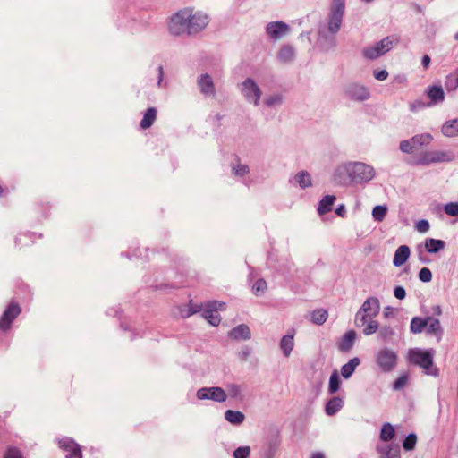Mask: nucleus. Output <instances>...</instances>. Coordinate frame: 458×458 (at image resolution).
<instances>
[{
  "label": "nucleus",
  "instance_id": "f257e3e1",
  "mask_svg": "<svg viewBox=\"0 0 458 458\" xmlns=\"http://www.w3.org/2000/svg\"><path fill=\"white\" fill-rule=\"evenodd\" d=\"M345 10V0H332L327 16V25H321L318 31V44L324 51L336 47L335 34L340 30Z\"/></svg>",
  "mask_w": 458,
  "mask_h": 458
},
{
  "label": "nucleus",
  "instance_id": "f03ea898",
  "mask_svg": "<svg viewBox=\"0 0 458 458\" xmlns=\"http://www.w3.org/2000/svg\"><path fill=\"white\" fill-rule=\"evenodd\" d=\"M380 311V302L377 297H369L355 315V325L362 327L366 335H372L378 330V323L375 319Z\"/></svg>",
  "mask_w": 458,
  "mask_h": 458
},
{
  "label": "nucleus",
  "instance_id": "7ed1b4c3",
  "mask_svg": "<svg viewBox=\"0 0 458 458\" xmlns=\"http://www.w3.org/2000/svg\"><path fill=\"white\" fill-rule=\"evenodd\" d=\"M237 89L247 104L254 107L261 105L263 91L260 85L253 78H245L238 83Z\"/></svg>",
  "mask_w": 458,
  "mask_h": 458
},
{
  "label": "nucleus",
  "instance_id": "20e7f679",
  "mask_svg": "<svg viewBox=\"0 0 458 458\" xmlns=\"http://www.w3.org/2000/svg\"><path fill=\"white\" fill-rule=\"evenodd\" d=\"M397 44V38L387 36L380 41L365 47L361 50V55L365 59L373 61L388 53Z\"/></svg>",
  "mask_w": 458,
  "mask_h": 458
},
{
  "label": "nucleus",
  "instance_id": "39448f33",
  "mask_svg": "<svg viewBox=\"0 0 458 458\" xmlns=\"http://www.w3.org/2000/svg\"><path fill=\"white\" fill-rule=\"evenodd\" d=\"M191 9L185 8L175 13L169 21L168 30L174 36L191 35Z\"/></svg>",
  "mask_w": 458,
  "mask_h": 458
},
{
  "label": "nucleus",
  "instance_id": "423d86ee",
  "mask_svg": "<svg viewBox=\"0 0 458 458\" xmlns=\"http://www.w3.org/2000/svg\"><path fill=\"white\" fill-rule=\"evenodd\" d=\"M433 140L430 133L416 134L409 140L400 142L399 148L404 154H415L423 147L429 145Z\"/></svg>",
  "mask_w": 458,
  "mask_h": 458
},
{
  "label": "nucleus",
  "instance_id": "0eeeda50",
  "mask_svg": "<svg viewBox=\"0 0 458 458\" xmlns=\"http://www.w3.org/2000/svg\"><path fill=\"white\" fill-rule=\"evenodd\" d=\"M409 360L411 362L423 368L428 375H436L437 369L432 368L433 353L431 351H424L419 348L409 351Z\"/></svg>",
  "mask_w": 458,
  "mask_h": 458
},
{
  "label": "nucleus",
  "instance_id": "6e6552de",
  "mask_svg": "<svg viewBox=\"0 0 458 458\" xmlns=\"http://www.w3.org/2000/svg\"><path fill=\"white\" fill-rule=\"evenodd\" d=\"M344 96L353 102H365L371 98L370 89L360 82H350L344 87Z\"/></svg>",
  "mask_w": 458,
  "mask_h": 458
},
{
  "label": "nucleus",
  "instance_id": "1a4fd4ad",
  "mask_svg": "<svg viewBox=\"0 0 458 458\" xmlns=\"http://www.w3.org/2000/svg\"><path fill=\"white\" fill-rule=\"evenodd\" d=\"M454 157V153L449 150H430L421 153L416 162L420 165H429L449 162L452 161Z\"/></svg>",
  "mask_w": 458,
  "mask_h": 458
},
{
  "label": "nucleus",
  "instance_id": "9d476101",
  "mask_svg": "<svg viewBox=\"0 0 458 458\" xmlns=\"http://www.w3.org/2000/svg\"><path fill=\"white\" fill-rule=\"evenodd\" d=\"M290 26L282 21H270L265 27L266 35L274 42L285 37L290 32Z\"/></svg>",
  "mask_w": 458,
  "mask_h": 458
},
{
  "label": "nucleus",
  "instance_id": "9b49d317",
  "mask_svg": "<svg viewBox=\"0 0 458 458\" xmlns=\"http://www.w3.org/2000/svg\"><path fill=\"white\" fill-rule=\"evenodd\" d=\"M225 309V303L218 301H208L204 305L203 316L212 326H217L220 321L219 310Z\"/></svg>",
  "mask_w": 458,
  "mask_h": 458
},
{
  "label": "nucleus",
  "instance_id": "f8f14e48",
  "mask_svg": "<svg viewBox=\"0 0 458 458\" xmlns=\"http://www.w3.org/2000/svg\"><path fill=\"white\" fill-rule=\"evenodd\" d=\"M198 89L205 98H214L216 96V89L212 76L208 73H201L196 81Z\"/></svg>",
  "mask_w": 458,
  "mask_h": 458
},
{
  "label": "nucleus",
  "instance_id": "ddd939ff",
  "mask_svg": "<svg viewBox=\"0 0 458 458\" xmlns=\"http://www.w3.org/2000/svg\"><path fill=\"white\" fill-rule=\"evenodd\" d=\"M377 363L383 371H391L396 366L397 355L394 351L384 348L377 355Z\"/></svg>",
  "mask_w": 458,
  "mask_h": 458
},
{
  "label": "nucleus",
  "instance_id": "4468645a",
  "mask_svg": "<svg viewBox=\"0 0 458 458\" xmlns=\"http://www.w3.org/2000/svg\"><path fill=\"white\" fill-rule=\"evenodd\" d=\"M209 22V17L200 12H194L191 9V17H190V27H191V35L197 34L203 30Z\"/></svg>",
  "mask_w": 458,
  "mask_h": 458
},
{
  "label": "nucleus",
  "instance_id": "2eb2a0df",
  "mask_svg": "<svg viewBox=\"0 0 458 458\" xmlns=\"http://www.w3.org/2000/svg\"><path fill=\"white\" fill-rule=\"evenodd\" d=\"M197 397L199 400L210 399L216 402H225L227 394L221 387H203L198 390Z\"/></svg>",
  "mask_w": 458,
  "mask_h": 458
},
{
  "label": "nucleus",
  "instance_id": "dca6fc26",
  "mask_svg": "<svg viewBox=\"0 0 458 458\" xmlns=\"http://www.w3.org/2000/svg\"><path fill=\"white\" fill-rule=\"evenodd\" d=\"M60 449L66 454V458H82L80 446L71 438H62L58 441Z\"/></svg>",
  "mask_w": 458,
  "mask_h": 458
},
{
  "label": "nucleus",
  "instance_id": "f3484780",
  "mask_svg": "<svg viewBox=\"0 0 458 458\" xmlns=\"http://www.w3.org/2000/svg\"><path fill=\"white\" fill-rule=\"evenodd\" d=\"M20 312L21 309L17 304H9L0 319V328L3 330L8 329L13 320L20 314Z\"/></svg>",
  "mask_w": 458,
  "mask_h": 458
},
{
  "label": "nucleus",
  "instance_id": "a211bd4d",
  "mask_svg": "<svg viewBox=\"0 0 458 458\" xmlns=\"http://www.w3.org/2000/svg\"><path fill=\"white\" fill-rule=\"evenodd\" d=\"M428 98L430 99L431 106L445 100V92L441 86H429L426 90Z\"/></svg>",
  "mask_w": 458,
  "mask_h": 458
},
{
  "label": "nucleus",
  "instance_id": "6ab92c4d",
  "mask_svg": "<svg viewBox=\"0 0 458 458\" xmlns=\"http://www.w3.org/2000/svg\"><path fill=\"white\" fill-rule=\"evenodd\" d=\"M341 172H372L374 169L363 162H347L340 166Z\"/></svg>",
  "mask_w": 458,
  "mask_h": 458
},
{
  "label": "nucleus",
  "instance_id": "aec40b11",
  "mask_svg": "<svg viewBox=\"0 0 458 458\" xmlns=\"http://www.w3.org/2000/svg\"><path fill=\"white\" fill-rule=\"evenodd\" d=\"M157 111L156 107H148L140 123V126L141 129L146 130L150 128L157 119Z\"/></svg>",
  "mask_w": 458,
  "mask_h": 458
},
{
  "label": "nucleus",
  "instance_id": "412c9836",
  "mask_svg": "<svg viewBox=\"0 0 458 458\" xmlns=\"http://www.w3.org/2000/svg\"><path fill=\"white\" fill-rule=\"evenodd\" d=\"M262 102L267 107L275 108L283 105L284 96L281 93H272L266 96Z\"/></svg>",
  "mask_w": 458,
  "mask_h": 458
},
{
  "label": "nucleus",
  "instance_id": "4be33fe9",
  "mask_svg": "<svg viewBox=\"0 0 458 458\" xmlns=\"http://www.w3.org/2000/svg\"><path fill=\"white\" fill-rule=\"evenodd\" d=\"M409 256H410L409 247L406 245L400 246L394 253V264L396 267H400V266L403 265L406 262V260L408 259Z\"/></svg>",
  "mask_w": 458,
  "mask_h": 458
},
{
  "label": "nucleus",
  "instance_id": "5701e85b",
  "mask_svg": "<svg viewBox=\"0 0 458 458\" xmlns=\"http://www.w3.org/2000/svg\"><path fill=\"white\" fill-rule=\"evenodd\" d=\"M441 131L446 137L458 136V119L445 122L441 128Z\"/></svg>",
  "mask_w": 458,
  "mask_h": 458
},
{
  "label": "nucleus",
  "instance_id": "b1692460",
  "mask_svg": "<svg viewBox=\"0 0 458 458\" xmlns=\"http://www.w3.org/2000/svg\"><path fill=\"white\" fill-rule=\"evenodd\" d=\"M344 405V400L340 397H332L326 404V413L329 416L335 414Z\"/></svg>",
  "mask_w": 458,
  "mask_h": 458
},
{
  "label": "nucleus",
  "instance_id": "393cba45",
  "mask_svg": "<svg viewBox=\"0 0 458 458\" xmlns=\"http://www.w3.org/2000/svg\"><path fill=\"white\" fill-rule=\"evenodd\" d=\"M356 339V333L353 330H350L344 334L342 340L339 343V349L341 351H349Z\"/></svg>",
  "mask_w": 458,
  "mask_h": 458
},
{
  "label": "nucleus",
  "instance_id": "a878e982",
  "mask_svg": "<svg viewBox=\"0 0 458 458\" xmlns=\"http://www.w3.org/2000/svg\"><path fill=\"white\" fill-rule=\"evenodd\" d=\"M294 334H288L284 335L280 342V348L283 351L285 357H289L291 352L293 349L294 342H293Z\"/></svg>",
  "mask_w": 458,
  "mask_h": 458
},
{
  "label": "nucleus",
  "instance_id": "bb28decb",
  "mask_svg": "<svg viewBox=\"0 0 458 458\" xmlns=\"http://www.w3.org/2000/svg\"><path fill=\"white\" fill-rule=\"evenodd\" d=\"M377 450L382 454L381 458H400L398 448L394 449L391 445H378Z\"/></svg>",
  "mask_w": 458,
  "mask_h": 458
},
{
  "label": "nucleus",
  "instance_id": "cd10ccee",
  "mask_svg": "<svg viewBox=\"0 0 458 458\" xmlns=\"http://www.w3.org/2000/svg\"><path fill=\"white\" fill-rule=\"evenodd\" d=\"M295 56V50L290 45H284L278 52V59L281 62L288 63L293 60Z\"/></svg>",
  "mask_w": 458,
  "mask_h": 458
},
{
  "label": "nucleus",
  "instance_id": "c85d7f7f",
  "mask_svg": "<svg viewBox=\"0 0 458 458\" xmlns=\"http://www.w3.org/2000/svg\"><path fill=\"white\" fill-rule=\"evenodd\" d=\"M335 197L332 195L325 196L321 201L319 202L318 212L319 215H324L329 212L332 209V207L335 203Z\"/></svg>",
  "mask_w": 458,
  "mask_h": 458
},
{
  "label": "nucleus",
  "instance_id": "c756f323",
  "mask_svg": "<svg viewBox=\"0 0 458 458\" xmlns=\"http://www.w3.org/2000/svg\"><path fill=\"white\" fill-rule=\"evenodd\" d=\"M360 359L356 357L350 360L349 362H347L341 368L342 376L344 378H349L352 375L356 368L360 365Z\"/></svg>",
  "mask_w": 458,
  "mask_h": 458
},
{
  "label": "nucleus",
  "instance_id": "7c9ffc66",
  "mask_svg": "<svg viewBox=\"0 0 458 458\" xmlns=\"http://www.w3.org/2000/svg\"><path fill=\"white\" fill-rule=\"evenodd\" d=\"M445 248V242L442 240L428 238L425 241V249L429 253H437Z\"/></svg>",
  "mask_w": 458,
  "mask_h": 458
},
{
  "label": "nucleus",
  "instance_id": "2f4dec72",
  "mask_svg": "<svg viewBox=\"0 0 458 458\" xmlns=\"http://www.w3.org/2000/svg\"><path fill=\"white\" fill-rule=\"evenodd\" d=\"M230 335L235 339H248L250 337V331L247 326L240 325L230 332Z\"/></svg>",
  "mask_w": 458,
  "mask_h": 458
},
{
  "label": "nucleus",
  "instance_id": "473e14b6",
  "mask_svg": "<svg viewBox=\"0 0 458 458\" xmlns=\"http://www.w3.org/2000/svg\"><path fill=\"white\" fill-rule=\"evenodd\" d=\"M225 417L232 424H241L244 420V415L241 411L228 410L225 411Z\"/></svg>",
  "mask_w": 458,
  "mask_h": 458
},
{
  "label": "nucleus",
  "instance_id": "72a5a7b5",
  "mask_svg": "<svg viewBox=\"0 0 458 458\" xmlns=\"http://www.w3.org/2000/svg\"><path fill=\"white\" fill-rule=\"evenodd\" d=\"M341 379L337 370H335L329 378L328 393L333 394L337 392L340 388Z\"/></svg>",
  "mask_w": 458,
  "mask_h": 458
},
{
  "label": "nucleus",
  "instance_id": "f704fd0d",
  "mask_svg": "<svg viewBox=\"0 0 458 458\" xmlns=\"http://www.w3.org/2000/svg\"><path fill=\"white\" fill-rule=\"evenodd\" d=\"M394 429L393 426L389 423H386L383 425L380 432V440L383 442H388L394 437Z\"/></svg>",
  "mask_w": 458,
  "mask_h": 458
},
{
  "label": "nucleus",
  "instance_id": "c9c22d12",
  "mask_svg": "<svg viewBox=\"0 0 458 458\" xmlns=\"http://www.w3.org/2000/svg\"><path fill=\"white\" fill-rule=\"evenodd\" d=\"M230 167L232 172H249V167L245 164H242L237 156H231Z\"/></svg>",
  "mask_w": 458,
  "mask_h": 458
},
{
  "label": "nucleus",
  "instance_id": "e433bc0d",
  "mask_svg": "<svg viewBox=\"0 0 458 458\" xmlns=\"http://www.w3.org/2000/svg\"><path fill=\"white\" fill-rule=\"evenodd\" d=\"M293 181L302 189L311 186L310 174H296Z\"/></svg>",
  "mask_w": 458,
  "mask_h": 458
},
{
  "label": "nucleus",
  "instance_id": "4c0bfd02",
  "mask_svg": "<svg viewBox=\"0 0 458 458\" xmlns=\"http://www.w3.org/2000/svg\"><path fill=\"white\" fill-rule=\"evenodd\" d=\"M357 176L354 174H337L335 181L346 186H352Z\"/></svg>",
  "mask_w": 458,
  "mask_h": 458
},
{
  "label": "nucleus",
  "instance_id": "58836bf2",
  "mask_svg": "<svg viewBox=\"0 0 458 458\" xmlns=\"http://www.w3.org/2000/svg\"><path fill=\"white\" fill-rule=\"evenodd\" d=\"M327 318V311L323 309L316 310L311 314V319L315 324L322 325Z\"/></svg>",
  "mask_w": 458,
  "mask_h": 458
},
{
  "label": "nucleus",
  "instance_id": "ea45409f",
  "mask_svg": "<svg viewBox=\"0 0 458 458\" xmlns=\"http://www.w3.org/2000/svg\"><path fill=\"white\" fill-rule=\"evenodd\" d=\"M427 325H425V328L428 333L436 334L440 330V323L437 319L433 318H427L425 319Z\"/></svg>",
  "mask_w": 458,
  "mask_h": 458
},
{
  "label": "nucleus",
  "instance_id": "a19ab883",
  "mask_svg": "<svg viewBox=\"0 0 458 458\" xmlns=\"http://www.w3.org/2000/svg\"><path fill=\"white\" fill-rule=\"evenodd\" d=\"M387 213L386 206H376L372 210V216L374 220L381 222L385 219Z\"/></svg>",
  "mask_w": 458,
  "mask_h": 458
},
{
  "label": "nucleus",
  "instance_id": "79ce46f5",
  "mask_svg": "<svg viewBox=\"0 0 458 458\" xmlns=\"http://www.w3.org/2000/svg\"><path fill=\"white\" fill-rule=\"evenodd\" d=\"M425 325H427L425 319L414 318L411 323V330L413 333H420L425 328Z\"/></svg>",
  "mask_w": 458,
  "mask_h": 458
},
{
  "label": "nucleus",
  "instance_id": "37998d69",
  "mask_svg": "<svg viewBox=\"0 0 458 458\" xmlns=\"http://www.w3.org/2000/svg\"><path fill=\"white\" fill-rule=\"evenodd\" d=\"M410 110L411 112H418L419 110L425 109L431 106V104H428L427 102L421 99H416L410 103L409 105Z\"/></svg>",
  "mask_w": 458,
  "mask_h": 458
},
{
  "label": "nucleus",
  "instance_id": "c03bdc74",
  "mask_svg": "<svg viewBox=\"0 0 458 458\" xmlns=\"http://www.w3.org/2000/svg\"><path fill=\"white\" fill-rule=\"evenodd\" d=\"M445 87L448 91L455 90L458 88L457 81L455 80V75L449 74L445 78Z\"/></svg>",
  "mask_w": 458,
  "mask_h": 458
},
{
  "label": "nucleus",
  "instance_id": "a18cd8bd",
  "mask_svg": "<svg viewBox=\"0 0 458 458\" xmlns=\"http://www.w3.org/2000/svg\"><path fill=\"white\" fill-rule=\"evenodd\" d=\"M417 442V437L414 434H410L403 441V448L405 450H412L415 447Z\"/></svg>",
  "mask_w": 458,
  "mask_h": 458
},
{
  "label": "nucleus",
  "instance_id": "49530a36",
  "mask_svg": "<svg viewBox=\"0 0 458 458\" xmlns=\"http://www.w3.org/2000/svg\"><path fill=\"white\" fill-rule=\"evenodd\" d=\"M157 88L165 89L167 87V84L164 81L165 71H164L163 65H158V67L157 68Z\"/></svg>",
  "mask_w": 458,
  "mask_h": 458
},
{
  "label": "nucleus",
  "instance_id": "de8ad7c7",
  "mask_svg": "<svg viewBox=\"0 0 458 458\" xmlns=\"http://www.w3.org/2000/svg\"><path fill=\"white\" fill-rule=\"evenodd\" d=\"M445 211L447 215H449L451 216H458V203L452 202V203L446 204L445 207Z\"/></svg>",
  "mask_w": 458,
  "mask_h": 458
},
{
  "label": "nucleus",
  "instance_id": "09e8293b",
  "mask_svg": "<svg viewBox=\"0 0 458 458\" xmlns=\"http://www.w3.org/2000/svg\"><path fill=\"white\" fill-rule=\"evenodd\" d=\"M250 449L248 446L239 447L233 453L234 458H248Z\"/></svg>",
  "mask_w": 458,
  "mask_h": 458
},
{
  "label": "nucleus",
  "instance_id": "8fccbe9b",
  "mask_svg": "<svg viewBox=\"0 0 458 458\" xmlns=\"http://www.w3.org/2000/svg\"><path fill=\"white\" fill-rule=\"evenodd\" d=\"M266 289L267 283L263 279L257 280L252 286V291L256 294H258L259 293H264Z\"/></svg>",
  "mask_w": 458,
  "mask_h": 458
},
{
  "label": "nucleus",
  "instance_id": "3c124183",
  "mask_svg": "<svg viewBox=\"0 0 458 458\" xmlns=\"http://www.w3.org/2000/svg\"><path fill=\"white\" fill-rule=\"evenodd\" d=\"M419 278L422 282H425V283L429 282L432 279V273L428 267H423L420 269V271L419 273Z\"/></svg>",
  "mask_w": 458,
  "mask_h": 458
},
{
  "label": "nucleus",
  "instance_id": "603ef678",
  "mask_svg": "<svg viewBox=\"0 0 458 458\" xmlns=\"http://www.w3.org/2000/svg\"><path fill=\"white\" fill-rule=\"evenodd\" d=\"M408 375H402L401 377H399L395 382H394V387L395 390H400L402 388H403L407 383H408Z\"/></svg>",
  "mask_w": 458,
  "mask_h": 458
},
{
  "label": "nucleus",
  "instance_id": "864d4df0",
  "mask_svg": "<svg viewBox=\"0 0 458 458\" xmlns=\"http://www.w3.org/2000/svg\"><path fill=\"white\" fill-rule=\"evenodd\" d=\"M373 76L376 80L383 81L387 79L388 72L386 69H382V70L375 69L373 71Z\"/></svg>",
  "mask_w": 458,
  "mask_h": 458
},
{
  "label": "nucleus",
  "instance_id": "5fc2aeb1",
  "mask_svg": "<svg viewBox=\"0 0 458 458\" xmlns=\"http://www.w3.org/2000/svg\"><path fill=\"white\" fill-rule=\"evenodd\" d=\"M394 335V330L390 327H383L380 328L379 335L386 340Z\"/></svg>",
  "mask_w": 458,
  "mask_h": 458
},
{
  "label": "nucleus",
  "instance_id": "6e6d98bb",
  "mask_svg": "<svg viewBox=\"0 0 458 458\" xmlns=\"http://www.w3.org/2000/svg\"><path fill=\"white\" fill-rule=\"evenodd\" d=\"M416 229L420 233H426L429 230V223L427 220H420L416 224Z\"/></svg>",
  "mask_w": 458,
  "mask_h": 458
},
{
  "label": "nucleus",
  "instance_id": "4d7b16f0",
  "mask_svg": "<svg viewBox=\"0 0 458 458\" xmlns=\"http://www.w3.org/2000/svg\"><path fill=\"white\" fill-rule=\"evenodd\" d=\"M4 458H23L21 452L16 448H9Z\"/></svg>",
  "mask_w": 458,
  "mask_h": 458
},
{
  "label": "nucleus",
  "instance_id": "13d9d810",
  "mask_svg": "<svg viewBox=\"0 0 458 458\" xmlns=\"http://www.w3.org/2000/svg\"><path fill=\"white\" fill-rule=\"evenodd\" d=\"M394 293L395 298H397L399 300L404 299L405 295H406L405 290L401 286L395 287Z\"/></svg>",
  "mask_w": 458,
  "mask_h": 458
},
{
  "label": "nucleus",
  "instance_id": "bf43d9fd",
  "mask_svg": "<svg viewBox=\"0 0 458 458\" xmlns=\"http://www.w3.org/2000/svg\"><path fill=\"white\" fill-rule=\"evenodd\" d=\"M365 174H354V176H357L356 177V180L354 181V182L352 183V186H356L357 184L359 183H361L362 182H365V181H369L372 179L371 176H368L366 178H364L362 175H364Z\"/></svg>",
  "mask_w": 458,
  "mask_h": 458
},
{
  "label": "nucleus",
  "instance_id": "052dcab7",
  "mask_svg": "<svg viewBox=\"0 0 458 458\" xmlns=\"http://www.w3.org/2000/svg\"><path fill=\"white\" fill-rule=\"evenodd\" d=\"M228 392L232 397H237L241 393V389L238 386L232 385L228 387Z\"/></svg>",
  "mask_w": 458,
  "mask_h": 458
},
{
  "label": "nucleus",
  "instance_id": "680f3d73",
  "mask_svg": "<svg viewBox=\"0 0 458 458\" xmlns=\"http://www.w3.org/2000/svg\"><path fill=\"white\" fill-rule=\"evenodd\" d=\"M430 62H431V58L429 55H425L423 57H422V60H421V64L423 66L424 69H428L429 64H430Z\"/></svg>",
  "mask_w": 458,
  "mask_h": 458
},
{
  "label": "nucleus",
  "instance_id": "e2e57ef3",
  "mask_svg": "<svg viewBox=\"0 0 458 458\" xmlns=\"http://www.w3.org/2000/svg\"><path fill=\"white\" fill-rule=\"evenodd\" d=\"M335 213L337 216L344 217L345 216L346 210L344 205H340L336 209Z\"/></svg>",
  "mask_w": 458,
  "mask_h": 458
},
{
  "label": "nucleus",
  "instance_id": "0e129e2a",
  "mask_svg": "<svg viewBox=\"0 0 458 458\" xmlns=\"http://www.w3.org/2000/svg\"><path fill=\"white\" fill-rule=\"evenodd\" d=\"M310 458H325V455L322 453H314Z\"/></svg>",
  "mask_w": 458,
  "mask_h": 458
},
{
  "label": "nucleus",
  "instance_id": "69168bd1",
  "mask_svg": "<svg viewBox=\"0 0 458 458\" xmlns=\"http://www.w3.org/2000/svg\"><path fill=\"white\" fill-rule=\"evenodd\" d=\"M390 311H392V308H390V307L386 308V310L384 311L385 316H388V314H390Z\"/></svg>",
  "mask_w": 458,
  "mask_h": 458
},
{
  "label": "nucleus",
  "instance_id": "338daca9",
  "mask_svg": "<svg viewBox=\"0 0 458 458\" xmlns=\"http://www.w3.org/2000/svg\"><path fill=\"white\" fill-rule=\"evenodd\" d=\"M396 81H398L399 82H403L405 81V77L404 76H398L396 78Z\"/></svg>",
  "mask_w": 458,
  "mask_h": 458
},
{
  "label": "nucleus",
  "instance_id": "774afa93",
  "mask_svg": "<svg viewBox=\"0 0 458 458\" xmlns=\"http://www.w3.org/2000/svg\"><path fill=\"white\" fill-rule=\"evenodd\" d=\"M454 38L455 40H458V31L454 34Z\"/></svg>",
  "mask_w": 458,
  "mask_h": 458
}]
</instances>
